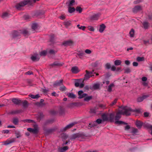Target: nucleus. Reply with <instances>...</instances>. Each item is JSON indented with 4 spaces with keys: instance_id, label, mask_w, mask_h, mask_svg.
<instances>
[{
    "instance_id": "obj_41",
    "label": "nucleus",
    "mask_w": 152,
    "mask_h": 152,
    "mask_svg": "<svg viewBox=\"0 0 152 152\" xmlns=\"http://www.w3.org/2000/svg\"><path fill=\"white\" fill-rule=\"evenodd\" d=\"M69 3L68 6L69 7H71L73 6L75 3V0H69Z\"/></svg>"
},
{
    "instance_id": "obj_51",
    "label": "nucleus",
    "mask_w": 152,
    "mask_h": 152,
    "mask_svg": "<svg viewBox=\"0 0 152 152\" xmlns=\"http://www.w3.org/2000/svg\"><path fill=\"white\" fill-rule=\"evenodd\" d=\"M51 55H55L56 53V51H55L52 49H50L49 50L48 52Z\"/></svg>"
},
{
    "instance_id": "obj_15",
    "label": "nucleus",
    "mask_w": 152,
    "mask_h": 152,
    "mask_svg": "<svg viewBox=\"0 0 152 152\" xmlns=\"http://www.w3.org/2000/svg\"><path fill=\"white\" fill-rule=\"evenodd\" d=\"M64 64L63 63H59L56 61L53 62V64H50V66L52 67H53L55 66H61L63 65Z\"/></svg>"
},
{
    "instance_id": "obj_49",
    "label": "nucleus",
    "mask_w": 152,
    "mask_h": 152,
    "mask_svg": "<svg viewBox=\"0 0 152 152\" xmlns=\"http://www.w3.org/2000/svg\"><path fill=\"white\" fill-rule=\"evenodd\" d=\"M47 52L45 50H43L40 53V56H45L46 55Z\"/></svg>"
},
{
    "instance_id": "obj_38",
    "label": "nucleus",
    "mask_w": 152,
    "mask_h": 152,
    "mask_svg": "<svg viewBox=\"0 0 152 152\" xmlns=\"http://www.w3.org/2000/svg\"><path fill=\"white\" fill-rule=\"evenodd\" d=\"M23 104V105L24 107H27L28 105V102L26 100H22L21 103Z\"/></svg>"
},
{
    "instance_id": "obj_14",
    "label": "nucleus",
    "mask_w": 152,
    "mask_h": 152,
    "mask_svg": "<svg viewBox=\"0 0 152 152\" xmlns=\"http://www.w3.org/2000/svg\"><path fill=\"white\" fill-rule=\"evenodd\" d=\"M122 113L121 111H119L116 113V115L115 117V121L119 120L121 118Z\"/></svg>"
},
{
    "instance_id": "obj_4",
    "label": "nucleus",
    "mask_w": 152,
    "mask_h": 152,
    "mask_svg": "<svg viewBox=\"0 0 152 152\" xmlns=\"http://www.w3.org/2000/svg\"><path fill=\"white\" fill-rule=\"evenodd\" d=\"M94 71V70H93L92 72H89L87 70H86V74L85 75L83 80H87L91 77Z\"/></svg>"
},
{
    "instance_id": "obj_35",
    "label": "nucleus",
    "mask_w": 152,
    "mask_h": 152,
    "mask_svg": "<svg viewBox=\"0 0 152 152\" xmlns=\"http://www.w3.org/2000/svg\"><path fill=\"white\" fill-rule=\"evenodd\" d=\"M23 34L25 36L29 35L28 31L26 29H24L22 31H21V32L20 33V34Z\"/></svg>"
},
{
    "instance_id": "obj_60",
    "label": "nucleus",
    "mask_w": 152,
    "mask_h": 152,
    "mask_svg": "<svg viewBox=\"0 0 152 152\" xmlns=\"http://www.w3.org/2000/svg\"><path fill=\"white\" fill-rule=\"evenodd\" d=\"M77 54L79 56H82L85 54V53L83 52H79Z\"/></svg>"
},
{
    "instance_id": "obj_21",
    "label": "nucleus",
    "mask_w": 152,
    "mask_h": 152,
    "mask_svg": "<svg viewBox=\"0 0 152 152\" xmlns=\"http://www.w3.org/2000/svg\"><path fill=\"white\" fill-rule=\"evenodd\" d=\"M23 112L22 110H15L12 111L9 113L8 114H9L14 115L15 114Z\"/></svg>"
},
{
    "instance_id": "obj_45",
    "label": "nucleus",
    "mask_w": 152,
    "mask_h": 152,
    "mask_svg": "<svg viewBox=\"0 0 152 152\" xmlns=\"http://www.w3.org/2000/svg\"><path fill=\"white\" fill-rule=\"evenodd\" d=\"M114 86V85L112 83L110 84L108 86L107 91H108L110 92L112 91V88Z\"/></svg>"
},
{
    "instance_id": "obj_55",
    "label": "nucleus",
    "mask_w": 152,
    "mask_h": 152,
    "mask_svg": "<svg viewBox=\"0 0 152 152\" xmlns=\"http://www.w3.org/2000/svg\"><path fill=\"white\" fill-rule=\"evenodd\" d=\"M37 28V24L36 23H33L32 25V29L35 30Z\"/></svg>"
},
{
    "instance_id": "obj_11",
    "label": "nucleus",
    "mask_w": 152,
    "mask_h": 152,
    "mask_svg": "<svg viewBox=\"0 0 152 152\" xmlns=\"http://www.w3.org/2000/svg\"><path fill=\"white\" fill-rule=\"evenodd\" d=\"M71 71L72 73L76 74L78 73L80 71V70L77 66H75L72 67Z\"/></svg>"
},
{
    "instance_id": "obj_24",
    "label": "nucleus",
    "mask_w": 152,
    "mask_h": 152,
    "mask_svg": "<svg viewBox=\"0 0 152 152\" xmlns=\"http://www.w3.org/2000/svg\"><path fill=\"white\" fill-rule=\"evenodd\" d=\"M54 120L53 119L46 120L44 123V125L45 126L49 124L52 123L54 122Z\"/></svg>"
},
{
    "instance_id": "obj_64",
    "label": "nucleus",
    "mask_w": 152,
    "mask_h": 152,
    "mask_svg": "<svg viewBox=\"0 0 152 152\" xmlns=\"http://www.w3.org/2000/svg\"><path fill=\"white\" fill-rule=\"evenodd\" d=\"M106 68L107 69H110L111 67V65L110 63H107L105 65Z\"/></svg>"
},
{
    "instance_id": "obj_62",
    "label": "nucleus",
    "mask_w": 152,
    "mask_h": 152,
    "mask_svg": "<svg viewBox=\"0 0 152 152\" xmlns=\"http://www.w3.org/2000/svg\"><path fill=\"white\" fill-rule=\"evenodd\" d=\"M143 115L144 117L146 118L149 116V113L147 112H145L144 113Z\"/></svg>"
},
{
    "instance_id": "obj_37",
    "label": "nucleus",
    "mask_w": 152,
    "mask_h": 152,
    "mask_svg": "<svg viewBox=\"0 0 152 152\" xmlns=\"http://www.w3.org/2000/svg\"><path fill=\"white\" fill-rule=\"evenodd\" d=\"M143 125L144 127H146L148 129H150L151 130H152V125L148 124H145L144 125L143 124Z\"/></svg>"
},
{
    "instance_id": "obj_22",
    "label": "nucleus",
    "mask_w": 152,
    "mask_h": 152,
    "mask_svg": "<svg viewBox=\"0 0 152 152\" xmlns=\"http://www.w3.org/2000/svg\"><path fill=\"white\" fill-rule=\"evenodd\" d=\"M149 97L148 95H143L142 97H139L137 99L138 102H140L142 101L144 99Z\"/></svg>"
},
{
    "instance_id": "obj_3",
    "label": "nucleus",
    "mask_w": 152,
    "mask_h": 152,
    "mask_svg": "<svg viewBox=\"0 0 152 152\" xmlns=\"http://www.w3.org/2000/svg\"><path fill=\"white\" fill-rule=\"evenodd\" d=\"M34 129L31 128H27V130L31 133H32L34 134H37L39 132V129L38 126L37 125H34Z\"/></svg>"
},
{
    "instance_id": "obj_57",
    "label": "nucleus",
    "mask_w": 152,
    "mask_h": 152,
    "mask_svg": "<svg viewBox=\"0 0 152 152\" xmlns=\"http://www.w3.org/2000/svg\"><path fill=\"white\" fill-rule=\"evenodd\" d=\"M102 120L100 118L97 119L96 121H94L95 123H96L98 124H100L102 123Z\"/></svg>"
},
{
    "instance_id": "obj_56",
    "label": "nucleus",
    "mask_w": 152,
    "mask_h": 152,
    "mask_svg": "<svg viewBox=\"0 0 152 152\" xmlns=\"http://www.w3.org/2000/svg\"><path fill=\"white\" fill-rule=\"evenodd\" d=\"M77 27L80 29H81L83 30H85L86 27L85 26H80V25L79 24H78L77 25Z\"/></svg>"
},
{
    "instance_id": "obj_19",
    "label": "nucleus",
    "mask_w": 152,
    "mask_h": 152,
    "mask_svg": "<svg viewBox=\"0 0 152 152\" xmlns=\"http://www.w3.org/2000/svg\"><path fill=\"white\" fill-rule=\"evenodd\" d=\"M143 123L139 120H137L135 124L136 126L139 129H141L143 125Z\"/></svg>"
},
{
    "instance_id": "obj_9",
    "label": "nucleus",
    "mask_w": 152,
    "mask_h": 152,
    "mask_svg": "<svg viewBox=\"0 0 152 152\" xmlns=\"http://www.w3.org/2000/svg\"><path fill=\"white\" fill-rule=\"evenodd\" d=\"M75 124L74 123H71L67 126H66V127L63 128V129H61V132H64L66 131L67 129H70Z\"/></svg>"
},
{
    "instance_id": "obj_39",
    "label": "nucleus",
    "mask_w": 152,
    "mask_h": 152,
    "mask_svg": "<svg viewBox=\"0 0 152 152\" xmlns=\"http://www.w3.org/2000/svg\"><path fill=\"white\" fill-rule=\"evenodd\" d=\"M75 10V9L74 7H69L68 8V11L70 13H72Z\"/></svg>"
},
{
    "instance_id": "obj_50",
    "label": "nucleus",
    "mask_w": 152,
    "mask_h": 152,
    "mask_svg": "<svg viewBox=\"0 0 152 152\" xmlns=\"http://www.w3.org/2000/svg\"><path fill=\"white\" fill-rule=\"evenodd\" d=\"M62 85V86L60 88V90L61 91H65L66 90V87L63 85Z\"/></svg>"
},
{
    "instance_id": "obj_18",
    "label": "nucleus",
    "mask_w": 152,
    "mask_h": 152,
    "mask_svg": "<svg viewBox=\"0 0 152 152\" xmlns=\"http://www.w3.org/2000/svg\"><path fill=\"white\" fill-rule=\"evenodd\" d=\"M100 85L99 83H95L94 84L92 87L90 88L91 90H97L100 89Z\"/></svg>"
},
{
    "instance_id": "obj_16",
    "label": "nucleus",
    "mask_w": 152,
    "mask_h": 152,
    "mask_svg": "<svg viewBox=\"0 0 152 152\" xmlns=\"http://www.w3.org/2000/svg\"><path fill=\"white\" fill-rule=\"evenodd\" d=\"M15 141V138H12L11 140H7L6 141L4 142V144L7 145L9 144L12 143L14 142Z\"/></svg>"
},
{
    "instance_id": "obj_48",
    "label": "nucleus",
    "mask_w": 152,
    "mask_h": 152,
    "mask_svg": "<svg viewBox=\"0 0 152 152\" xmlns=\"http://www.w3.org/2000/svg\"><path fill=\"white\" fill-rule=\"evenodd\" d=\"M68 96L69 97L73 99H74L76 97L75 95L72 93H69Z\"/></svg>"
},
{
    "instance_id": "obj_12",
    "label": "nucleus",
    "mask_w": 152,
    "mask_h": 152,
    "mask_svg": "<svg viewBox=\"0 0 152 152\" xmlns=\"http://www.w3.org/2000/svg\"><path fill=\"white\" fill-rule=\"evenodd\" d=\"M63 80L62 79L59 81H56L54 83L53 86L54 87H56L63 85Z\"/></svg>"
},
{
    "instance_id": "obj_2",
    "label": "nucleus",
    "mask_w": 152,
    "mask_h": 152,
    "mask_svg": "<svg viewBox=\"0 0 152 152\" xmlns=\"http://www.w3.org/2000/svg\"><path fill=\"white\" fill-rule=\"evenodd\" d=\"M123 115L129 116L130 115V112H132V110L130 107L128 108L126 107H124L123 110L121 111Z\"/></svg>"
},
{
    "instance_id": "obj_59",
    "label": "nucleus",
    "mask_w": 152,
    "mask_h": 152,
    "mask_svg": "<svg viewBox=\"0 0 152 152\" xmlns=\"http://www.w3.org/2000/svg\"><path fill=\"white\" fill-rule=\"evenodd\" d=\"M131 72V70L129 68H128L124 69V73H128L130 72Z\"/></svg>"
},
{
    "instance_id": "obj_58",
    "label": "nucleus",
    "mask_w": 152,
    "mask_h": 152,
    "mask_svg": "<svg viewBox=\"0 0 152 152\" xmlns=\"http://www.w3.org/2000/svg\"><path fill=\"white\" fill-rule=\"evenodd\" d=\"M22 121L24 122H28L29 123H32L33 122V121L31 119H25Z\"/></svg>"
},
{
    "instance_id": "obj_33",
    "label": "nucleus",
    "mask_w": 152,
    "mask_h": 152,
    "mask_svg": "<svg viewBox=\"0 0 152 152\" xmlns=\"http://www.w3.org/2000/svg\"><path fill=\"white\" fill-rule=\"evenodd\" d=\"M29 96L31 98L34 99H37L40 97V95L38 94H37L36 95L30 94L29 95Z\"/></svg>"
},
{
    "instance_id": "obj_29",
    "label": "nucleus",
    "mask_w": 152,
    "mask_h": 152,
    "mask_svg": "<svg viewBox=\"0 0 152 152\" xmlns=\"http://www.w3.org/2000/svg\"><path fill=\"white\" fill-rule=\"evenodd\" d=\"M40 58V56H39L38 57L36 56H32L31 57L32 60L34 61H38Z\"/></svg>"
},
{
    "instance_id": "obj_26",
    "label": "nucleus",
    "mask_w": 152,
    "mask_h": 152,
    "mask_svg": "<svg viewBox=\"0 0 152 152\" xmlns=\"http://www.w3.org/2000/svg\"><path fill=\"white\" fill-rule=\"evenodd\" d=\"M106 28V26L104 24H102L100 26V28L99 30V31L101 32H102Z\"/></svg>"
},
{
    "instance_id": "obj_6",
    "label": "nucleus",
    "mask_w": 152,
    "mask_h": 152,
    "mask_svg": "<svg viewBox=\"0 0 152 152\" xmlns=\"http://www.w3.org/2000/svg\"><path fill=\"white\" fill-rule=\"evenodd\" d=\"M100 16L99 14H95L93 15L90 16L89 17V19L91 20H97Z\"/></svg>"
},
{
    "instance_id": "obj_31",
    "label": "nucleus",
    "mask_w": 152,
    "mask_h": 152,
    "mask_svg": "<svg viewBox=\"0 0 152 152\" xmlns=\"http://www.w3.org/2000/svg\"><path fill=\"white\" fill-rule=\"evenodd\" d=\"M64 24L65 27L67 28L71 25V20H69L65 21L64 22Z\"/></svg>"
},
{
    "instance_id": "obj_53",
    "label": "nucleus",
    "mask_w": 152,
    "mask_h": 152,
    "mask_svg": "<svg viewBox=\"0 0 152 152\" xmlns=\"http://www.w3.org/2000/svg\"><path fill=\"white\" fill-rule=\"evenodd\" d=\"M137 60L138 61H143L144 60V58L143 57H138L137 58Z\"/></svg>"
},
{
    "instance_id": "obj_5",
    "label": "nucleus",
    "mask_w": 152,
    "mask_h": 152,
    "mask_svg": "<svg viewBox=\"0 0 152 152\" xmlns=\"http://www.w3.org/2000/svg\"><path fill=\"white\" fill-rule=\"evenodd\" d=\"M142 10V7L140 5L135 6L132 9V11L134 13H137L139 11Z\"/></svg>"
},
{
    "instance_id": "obj_42",
    "label": "nucleus",
    "mask_w": 152,
    "mask_h": 152,
    "mask_svg": "<svg viewBox=\"0 0 152 152\" xmlns=\"http://www.w3.org/2000/svg\"><path fill=\"white\" fill-rule=\"evenodd\" d=\"M9 15V13L7 12H5L3 13L2 15L1 16V18H4L8 16Z\"/></svg>"
},
{
    "instance_id": "obj_17",
    "label": "nucleus",
    "mask_w": 152,
    "mask_h": 152,
    "mask_svg": "<svg viewBox=\"0 0 152 152\" xmlns=\"http://www.w3.org/2000/svg\"><path fill=\"white\" fill-rule=\"evenodd\" d=\"M115 119V113H110L109 114V117L108 118L109 121L111 123L114 122Z\"/></svg>"
},
{
    "instance_id": "obj_54",
    "label": "nucleus",
    "mask_w": 152,
    "mask_h": 152,
    "mask_svg": "<svg viewBox=\"0 0 152 152\" xmlns=\"http://www.w3.org/2000/svg\"><path fill=\"white\" fill-rule=\"evenodd\" d=\"M130 37H133L134 36V30L133 29H132L129 32Z\"/></svg>"
},
{
    "instance_id": "obj_61",
    "label": "nucleus",
    "mask_w": 152,
    "mask_h": 152,
    "mask_svg": "<svg viewBox=\"0 0 152 152\" xmlns=\"http://www.w3.org/2000/svg\"><path fill=\"white\" fill-rule=\"evenodd\" d=\"M88 29L90 31H94V27L92 26H89L88 27Z\"/></svg>"
},
{
    "instance_id": "obj_10",
    "label": "nucleus",
    "mask_w": 152,
    "mask_h": 152,
    "mask_svg": "<svg viewBox=\"0 0 152 152\" xmlns=\"http://www.w3.org/2000/svg\"><path fill=\"white\" fill-rule=\"evenodd\" d=\"M12 101L13 103L16 105H19L22 102V100L17 98H12Z\"/></svg>"
},
{
    "instance_id": "obj_43",
    "label": "nucleus",
    "mask_w": 152,
    "mask_h": 152,
    "mask_svg": "<svg viewBox=\"0 0 152 152\" xmlns=\"http://www.w3.org/2000/svg\"><path fill=\"white\" fill-rule=\"evenodd\" d=\"M92 98V96H89L87 97H85L84 99V100L88 102Z\"/></svg>"
},
{
    "instance_id": "obj_63",
    "label": "nucleus",
    "mask_w": 152,
    "mask_h": 152,
    "mask_svg": "<svg viewBox=\"0 0 152 152\" xmlns=\"http://www.w3.org/2000/svg\"><path fill=\"white\" fill-rule=\"evenodd\" d=\"M132 112H136L137 113H140V110L139 109H136L135 110H132Z\"/></svg>"
},
{
    "instance_id": "obj_44",
    "label": "nucleus",
    "mask_w": 152,
    "mask_h": 152,
    "mask_svg": "<svg viewBox=\"0 0 152 152\" xmlns=\"http://www.w3.org/2000/svg\"><path fill=\"white\" fill-rule=\"evenodd\" d=\"M118 100V99L117 98L115 99L114 101L110 104V106H112L115 105L116 103Z\"/></svg>"
},
{
    "instance_id": "obj_32",
    "label": "nucleus",
    "mask_w": 152,
    "mask_h": 152,
    "mask_svg": "<svg viewBox=\"0 0 152 152\" xmlns=\"http://www.w3.org/2000/svg\"><path fill=\"white\" fill-rule=\"evenodd\" d=\"M19 119L18 118H13L12 120V122L15 125H18L19 122Z\"/></svg>"
},
{
    "instance_id": "obj_13",
    "label": "nucleus",
    "mask_w": 152,
    "mask_h": 152,
    "mask_svg": "<svg viewBox=\"0 0 152 152\" xmlns=\"http://www.w3.org/2000/svg\"><path fill=\"white\" fill-rule=\"evenodd\" d=\"M78 140H81L80 139H86L87 136L83 133H78Z\"/></svg>"
},
{
    "instance_id": "obj_46",
    "label": "nucleus",
    "mask_w": 152,
    "mask_h": 152,
    "mask_svg": "<svg viewBox=\"0 0 152 152\" xmlns=\"http://www.w3.org/2000/svg\"><path fill=\"white\" fill-rule=\"evenodd\" d=\"M59 113L61 115H63L65 113V110L62 107H61L59 111Z\"/></svg>"
},
{
    "instance_id": "obj_8",
    "label": "nucleus",
    "mask_w": 152,
    "mask_h": 152,
    "mask_svg": "<svg viewBox=\"0 0 152 152\" xmlns=\"http://www.w3.org/2000/svg\"><path fill=\"white\" fill-rule=\"evenodd\" d=\"M73 42L71 40H69L64 42L62 45L65 46H70L72 45Z\"/></svg>"
},
{
    "instance_id": "obj_52",
    "label": "nucleus",
    "mask_w": 152,
    "mask_h": 152,
    "mask_svg": "<svg viewBox=\"0 0 152 152\" xmlns=\"http://www.w3.org/2000/svg\"><path fill=\"white\" fill-rule=\"evenodd\" d=\"M96 126V125L95 124L94 122H93L90 123L88 125V127L91 128L92 127H94Z\"/></svg>"
},
{
    "instance_id": "obj_30",
    "label": "nucleus",
    "mask_w": 152,
    "mask_h": 152,
    "mask_svg": "<svg viewBox=\"0 0 152 152\" xmlns=\"http://www.w3.org/2000/svg\"><path fill=\"white\" fill-rule=\"evenodd\" d=\"M54 34H51L50 35L49 42H51L52 44L54 43Z\"/></svg>"
},
{
    "instance_id": "obj_40",
    "label": "nucleus",
    "mask_w": 152,
    "mask_h": 152,
    "mask_svg": "<svg viewBox=\"0 0 152 152\" xmlns=\"http://www.w3.org/2000/svg\"><path fill=\"white\" fill-rule=\"evenodd\" d=\"M15 134L17 138H19L21 137L20 133L19 131H16Z\"/></svg>"
},
{
    "instance_id": "obj_23",
    "label": "nucleus",
    "mask_w": 152,
    "mask_h": 152,
    "mask_svg": "<svg viewBox=\"0 0 152 152\" xmlns=\"http://www.w3.org/2000/svg\"><path fill=\"white\" fill-rule=\"evenodd\" d=\"M81 105V104L80 102H72L69 104L70 107H73L74 106H79Z\"/></svg>"
},
{
    "instance_id": "obj_20",
    "label": "nucleus",
    "mask_w": 152,
    "mask_h": 152,
    "mask_svg": "<svg viewBox=\"0 0 152 152\" xmlns=\"http://www.w3.org/2000/svg\"><path fill=\"white\" fill-rule=\"evenodd\" d=\"M21 32V30H19V31H14L12 33V36L13 38H15L17 37L20 36V33Z\"/></svg>"
},
{
    "instance_id": "obj_36",
    "label": "nucleus",
    "mask_w": 152,
    "mask_h": 152,
    "mask_svg": "<svg viewBox=\"0 0 152 152\" xmlns=\"http://www.w3.org/2000/svg\"><path fill=\"white\" fill-rule=\"evenodd\" d=\"M121 61L120 60H116L114 62V64L115 66H118L121 64Z\"/></svg>"
},
{
    "instance_id": "obj_47",
    "label": "nucleus",
    "mask_w": 152,
    "mask_h": 152,
    "mask_svg": "<svg viewBox=\"0 0 152 152\" xmlns=\"http://www.w3.org/2000/svg\"><path fill=\"white\" fill-rule=\"evenodd\" d=\"M75 10L77 11L78 12L80 13H81L82 11V8L80 7L79 6H77L76 7Z\"/></svg>"
},
{
    "instance_id": "obj_7",
    "label": "nucleus",
    "mask_w": 152,
    "mask_h": 152,
    "mask_svg": "<svg viewBox=\"0 0 152 152\" xmlns=\"http://www.w3.org/2000/svg\"><path fill=\"white\" fill-rule=\"evenodd\" d=\"M83 93V91L82 90L78 92V95L79 96L78 98L79 99L83 98L87 96V94H84Z\"/></svg>"
},
{
    "instance_id": "obj_25",
    "label": "nucleus",
    "mask_w": 152,
    "mask_h": 152,
    "mask_svg": "<svg viewBox=\"0 0 152 152\" xmlns=\"http://www.w3.org/2000/svg\"><path fill=\"white\" fill-rule=\"evenodd\" d=\"M142 24L144 29H148L149 27V23L148 22L146 21L142 23Z\"/></svg>"
},
{
    "instance_id": "obj_34",
    "label": "nucleus",
    "mask_w": 152,
    "mask_h": 152,
    "mask_svg": "<svg viewBox=\"0 0 152 152\" xmlns=\"http://www.w3.org/2000/svg\"><path fill=\"white\" fill-rule=\"evenodd\" d=\"M102 120L104 121L108 120V118L107 117V115L105 114H104L102 115Z\"/></svg>"
},
{
    "instance_id": "obj_1",
    "label": "nucleus",
    "mask_w": 152,
    "mask_h": 152,
    "mask_svg": "<svg viewBox=\"0 0 152 152\" xmlns=\"http://www.w3.org/2000/svg\"><path fill=\"white\" fill-rule=\"evenodd\" d=\"M32 0L24 1L16 4L15 5L16 8L18 10H20L21 8L27 4H31Z\"/></svg>"
},
{
    "instance_id": "obj_28",
    "label": "nucleus",
    "mask_w": 152,
    "mask_h": 152,
    "mask_svg": "<svg viewBox=\"0 0 152 152\" xmlns=\"http://www.w3.org/2000/svg\"><path fill=\"white\" fill-rule=\"evenodd\" d=\"M115 124H118L119 125H127V123H126L124 121H119L118 120L116 121H115Z\"/></svg>"
},
{
    "instance_id": "obj_27",
    "label": "nucleus",
    "mask_w": 152,
    "mask_h": 152,
    "mask_svg": "<svg viewBox=\"0 0 152 152\" xmlns=\"http://www.w3.org/2000/svg\"><path fill=\"white\" fill-rule=\"evenodd\" d=\"M71 140H75L77 139L78 140V133H75L71 135L70 137Z\"/></svg>"
}]
</instances>
